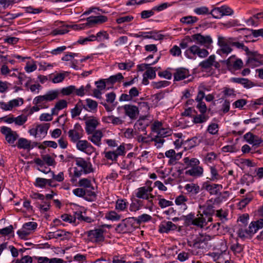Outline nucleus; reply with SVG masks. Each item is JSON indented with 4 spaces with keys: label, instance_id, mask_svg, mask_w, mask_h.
<instances>
[{
    "label": "nucleus",
    "instance_id": "1",
    "mask_svg": "<svg viewBox=\"0 0 263 263\" xmlns=\"http://www.w3.org/2000/svg\"><path fill=\"white\" fill-rule=\"evenodd\" d=\"M59 91L57 90H50L45 95L36 97L33 101L35 105L31 109V111H37L40 109L47 108L48 107L47 102L52 101L56 99L59 95Z\"/></svg>",
    "mask_w": 263,
    "mask_h": 263
},
{
    "label": "nucleus",
    "instance_id": "2",
    "mask_svg": "<svg viewBox=\"0 0 263 263\" xmlns=\"http://www.w3.org/2000/svg\"><path fill=\"white\" fill-rule=\"evenodd\" d=\"M263 228V218L252 221L248 229L243 230L240 229L237 233L239 237L244 238L248 237H252L257 231ZM258 240H263V230L260 232L259 234L256 237Z\"/></svg>",
    "mask_w": 263,
    "mask_h": 263
},
{
    "label": "nucleus",
    "instance_id": "3",
    "mask_svg": "<svg viewBox=\"0 0 263 263\" xmlns=\"http://www.w3.org/2000/svg\"><path fill=\"white\" fill-rule=\"evenodd\" d=\"M209 53L208 51L204 48H201L196 45H193L188 48L184 52L185 56L192 60L196 59V56L201 58H204L208 57Z\"/></svg>",
    "mask_w": 263,
    "mask_h": 263
},
{
    "label": "nucleus",
    "instance_id": "4",
    "mask_svg": "<svg viewBox=\"0 0 263 263\" xmlns=\"http://www.w3.org/2000/svg\"><path fill=\"white\" fill-rule=\"evenodd\" d=\"M107 21V17L103 15L90 16L86 20V23L82 25H75L72 26L74 30H79L84 28L85 26L91 27L95 24H101Z\"/></svg>",
    "mask_w": 263,
    "mask_h": 263
},
{
    "label": "nucleus",
    "instance_id": "5",
    "mask_svg": "<svg viewBox=\"0 0 263 263\" xmlns=\"http://www.w3.org/2000/svg\"><path fill=\"white\" fill-rule=\"evenodd\" d=\"M246 54L248 56L247 63L249 66L254 68L262 65L263 57L257 51L252 52L249 50Z\"/></svg>",
    "mask_w": 263,
    "mask_h": 263
},
{
    "label": "nucleus",
    "instance_id": "6",
    "mask_svg": "<svg viewBox=\"0 0 263 263\" xmlns=\"http://www.w3.org/2000/svg\"><path fill=\"white\" fill-rule=\"evenodd\" d=\"M218 44L220 47V49L217 51L219 54H228L232 51L231 47L232 46L230 37L227 38L223 36H219L218 39Z\"/></svg>",
    "mask_w": 263,
    "mask_h": 263
},
{
    "label": "nucleus",
    "instance_id": "7",
    "mask_svg": "<svg viewBox=\"0 0 263 263\" xmlns=\"http://www.w3.org/2000/svg\"><path fill=\"white\" fill-rule=\"evenodd\" d=\"M76 164L81 168V170L85 174H89L93 172V169L91 162L89 161V159L85 160L83 158H75Z\"/></svg>",
    "mask_w": 263,
    "mask_h": 263
},
{
    "label": "nucleus",
    "instance_id": "8",
    "mask_svg": "<svg viewBox=\"0 0 263 263\" xmlns=\"http://www.w3.org/2000/svg\"><path fill=\"white\" fill-rule=\"evenodd\" d=\"M103 233L104 230L103 229H96L87 231L86 234L90 241L95 242H100L104 240Z\"/></svg>",
    "mask_w": 263,
    "mask_h": 263
},
{
    "label": "nucleus",
    "instance_id": "9",
    "mask_svg": "<svg viewBox=\"0 0 263 263\" xmlns=\"http://www.w3.org/2000/svg\"><path fill=\"white\" fill-rule=\"evenodd\" d=\"M1 132L5 135L7 142L9 144H13L18 138V135L15 131L7 126H2L1 128Z\"/></svg>",
    "mask_w": 263,
    "mask_h": 263
},
{
    "label": "nucleus",
    "instance_id": "10",
    "mask_svg": "<svg viewBox=\"0 0 263 263\" xmlns=\"http://www.w3.org/2000/svg\"><path fill=\"white\" fill-rule=\"evenodd\" d=\"M83 130L79 123H76L73 129H70L68 135L70 140L73 142H76L83 137Z\"/></svg>",
    "mask_w": 263,
    "mask_h": 263
},
{
    "label": "nucleus",
    "instance_id": "11",
    "mask_svg": "<svg viewBox=\"0 0 263 263\" xmlns=\"http://www.w3.org/2000/svg\"><path fill=\"white\" fill-rule=\"evenodd\" d=\"M199 66L201 68L208 70L214 66L215 68H219L220 67V64L216 61L215 55H211L207 59L202 61L199 64Z\"/></svg>",
    "mask_w": 263,
    "mask_h": 263
},
{
    "label": "nucleus",
    "instance_id": "12",
    "mask_svg": "<svg viewBox=\"0 0 263 263\" xmlns=\"http://www.w3.org/2000/svg\"><path fill=\"white\" fill-rule=\"evenodd\" d=\"M199 209L202 212L201 214L206 217L208 221L211 222L213 220L212 215L215 213L214 206L208 202L203 205H200Z\"/></svg>",
    "mask_w": 263,
    "mask_h": 263
},
{
    "label": "nucleus",
    "instance_id": "13",
    "mask_svg": "<svg viewBox=\"0 0 263 263\" xmlns=\"http://www.w3.org/2000/svg\"><path fill=\"white\" fill-rule=\"evenodd\" d=\"M222 189V186L218 184H211L209 181L204 182L202 185V190L208 191L210 195H217Z\"/></svg>",
    "mask_w": 263,
    "mask_h": 263
},
{
    "label": "nucleus",
    "instance_id": "14",
    "mask_svg": "<svg viewBox=\"0 0 263 263\" xmlns=\"http://www.w3.org/2000/svg\"><path fill=\"white\" fill-rule=\"evenodd\" d=\"M199 213V214L197 215L198 217L194 218L193 215H189L187 216V219H191L192 224L202 228L206 226L209 221H207L206 217L203 216V214L200 213V211Z\"/></svg>",
    "mask_w": 263,
    "mask_h": 263
},
{
    "label": "nucleus",
    "instance_id": "15",
    "mask_svg": "<svg viewBox=\"0 0 263 263\" xmlns=\"http://www.w3.org/2000/svg\"><path fill=\"white\" fill-rule=\"evenodd\" d=\"M125 114L130 119H136L139 115V109L135 105L126 104L123 106Z\"/></svg>",
    "mask_w": 263,
    "mask_h": 263
},
{
    "label": "nucleus",
    "instance_id": "16",
    "mask_svg": "<svg viewBox=\"0 0 263 263\" xmlns=\"http://www.w3.org/2000/svg\"><path fill=\"white\" fill-rule=\"evenodd\" d=\"M99 124L98 119L94 117H91L85 121V130L88 135L95 131L96 128Z\"/></svg>",
    "mask_w": 263,
    "mask_h": 263
},
{
    "label": "nucleus",
    "instance_id": "17",
    "mask_svg": "<svg viewBox=\"0 0 263 263\" xmlns=\"http://www.w3.org/2000/svg\"><path fill=\"white\" fill-rule=\"evenodd\" d=\"M192 40L201 45L206 46L212 43V39L209 35L203 36L200 33H197L191 36Z\"/></svg>",
    "mask_w": 263,
    "mask_h": 263
},
{
    "label": "nucleus",
    "instance_id": "18",
    "mask_svg": "<svg viewBox=\"0 0 263 263\" xmlns=\"http://www.w3.org/2000/svg\"><path fill=\"white\" fill-rule=\"evenodd\" d=\"M209 237V236L201 235L195 239L193 241L192 244H189V246L196 249H203L206 246Z\"/></svg>",
    "mask_w": 263,
    "mask_h": 263
},
{
    "label": "nucleus",
    "instance_id": "19",
    "mask_svg": "<svg viewBox=\"0 0 263 263\" xmlns=\"http://www.w3.org/2000/svg\"><path fill=\"white\" fill-rule=\"evenodd\" d=\"M148 124L144 118L139 119L135 125V131H137L139 134L140 133L143 135H147L146 127Z\"/></svg>",
    "mask_w": 263,
    "mask_h": 263
},
{
    "label": "nucleus",
    "instance_id": "20",
    "mask_svg": "<svg viewBox=\"0 0 263 263\" xmlns=\"http://www.w3.org/2000/svg\"><path fill=\"white\" fill-rule=\"evenodd\" d=\"M153 188L148 186H144L138 188L136 193V197L143 199H148L149 192H152Z\"/></svg>",
    "mask_w": 263,
    "mask_h": 263
},
{
    "label": "nucleus",
    "instance_id": "21",
    "mask_svg": "<svg viewBox=\"0 0 263 263\" xmlns=\"http://www.w3.org/2000/svg\"><path fill=\"white\" fill-rule=\"evenodd\" d=\"M91 135L88 137V140L90 141L95 145L100 147L101 143V139L103 136V133L100 130H97L90 134Z\"/></svg>",
    "mask_w": 263,
    "mask_h": 263
},
{
    "label": "nucleus",
    "instance_id": "22",
    "mask_svg": "<svg viewBox=\"0 0 263 263\" xmlns=\"http://www.w3.org/2000/svg\"><path fill=\"white\" fill-rule=\"evenodd\" d=\"M177 226L171 221H162L159 226V231L161 233H167L171 231L175 230Z\"/></svg>",
    "mask_w": 263,
    "mask_h": 263
},
{
    "label": "nucleus",
    "instance_id": "23",
    "mask_svg": "<svg viewBox=\"0 0 263 263\" xmlns=\"http://www.w3.org/2000/svg\"><path fill=\"white\" fill-rule=\"evenodd\" d=\"M189 76V71L187 69L180 68L176 69L174 74V80L176 81H180Z\"/></svg>",
    "mask_w": 263,
    "mask_h": 263
},
{
    "label": "nucleus",
    "instance_id": "24",
    "mask_svg": "<svg viewBox=\"0 0 263 263\" xmlns=\"http://www.w3.org/2000/svg\"><path fill=\"white\" fill-rule=\"evenodd\" d=\"M50 123H43L36 126L37 135L39 138H44L50 127Z\"/></svg>",
    "mask_w": 263,
    "mask_h": 263
},
{
    "label": "nucleus",
    "instance_id": "25",
    "mask_svg": "<svg viewBox=\"0 0 263 263\" xmlns=\"http://www.w3.org/2000/svg\"><path fill=\"white\" fill-rule=\"evenodd\" d=\"M152 32H140L138 34H134V36L136 37H143L144 39H154L161 40L163 39V35L161 34L152 35Z\"/></svg>",
    "mask_w": 263,
    "mask_h": 263
},
{
    "label": "nucleus",
    "instance_id": "26",
    "mask_svg": "<svg viewBox=\"0 0 263 263\" xmlns=\"http://www.w3.org/2000/svg\"><path fill=\"white\" fill-rule=\"evenodd\" d=\"M231 81L234 83L240 84L247 88H250L254 86L253 83L251 81L246 78H232Z\"/></svg>",
    "mask_w": 263,
    "mask_h": 263
},
{
    "label": "nucleus",
    "instance_id": "27",
    "mask_svg": "<svg viewBox=\"0 0 263 263\" xmlns=\"http://www.w3.org/2000/svg\"><path fill=\"white\" fill-rule=\"evenodd\" d=\"M203 173V169L202 167L198 165L186 171L185 174L192 177H199L202 175Z\"/></svg>",
    "mask_w": 263,
    "mask_h": 263
},
{
    "label": "nucleus",
    "instance_id": "28",
    "mask_svg": "<svg viewBox=\"0 0 263 263\" xmlns=\"http://www.w3.org/2000/svg\"><path fill=\"white\" fill-rule=\"evenodd\" d=\"M86 104H83V108L88 111H96L98 103L96 101H94L90 99H87L86 100Z\"/></svg>",
    "mask_w": 263,
    "mask_h": 263
},
{
    "label": "nucleus",
    "instance_id": "29",
    "mask_svg": "<svg viewBox=\"0 0 263 263\" xmlns=\"http://www.w3.org/2000/svg\"><path fill=\"white\" fill-rule=\"evenodd\" d=\"M67 106V102L65 100H61L56 103L54 107L52 109V115H58L59 111Z\"/></svg>",
    "mask_w": 263,
    "mask_h": 263
},
{
    "label": "nucleus",
    "instance_id": "30",
    "mask_svg": "<svg viewBox=\"0 0 263 263\" xmlns=\"http://www.w3.org/2000/svg\"><path fill=\"white\" fill-rule=\"evenodd\" d=\"M76 142L77 148L80 151L85 152L87 148H93V147L87 140H80L79 139Z\"/></svg>",
    "mask_w": 263,
    "mask_h": 263
},
{
    "label": "nucleus",
    "instance_id": "31",
    "mask_svg": "<svg viewBox=\"0 0 263 263\" xmlns=\"http://www.w3.org/2000/svg\"><path fill=\"white\" fill-rule=\"evenodd\" d=\"M134 20V17L130 15H120L118 16L116 22L118 24H124L132 22Z\"/></svg>",
    "mask_w": 263,
    "mask_h": 263
},
{
    "label": "nucleus",
    "instance_id": "32",
    "mask_svg": "<svg viewBox=\"0 0 263 263\" xmlns=\"http://www.w3.org/2000/svg\"><path fill=\"white\" fill-rule=\"evenodd\" d=\"M183 162L186 165V168L193 167L198 166L199 163V160L195 158L190 159L189 157H185L183 158Z\"/></svg>",
    "mask_w": 263,
    "mask_h": 263
},
{
    "label": "nucleus",
    "instance_id": "33",
    "mask_svg": "<svg viewBox=\"0 0 263 263\" xmlns=\"http://www.w3.org/2000/svg\"><path fill=\"white\" fill-rule=\"evenodd\" d=\"M95 188L93 186L90 188L84 189L85 191V199L88 201H93L96 197V194L94 191Z\"/></svg>",
    "mask_w": 263,
    "mask_h": 263
},
{
    "label": "nucleus",
    "instance_id": "34",
    "mask_svg": "<svg viewBox=\"0 0 263 263\" xmlns=\"http://www.w3.org/2000/svg\"><path fill=\"white\" fill-rule=\"evenodd\" d=\"M17 146L18 148L29 149L31 148V142L25 138H20L17 142Z\"/></svg>",
    "mask_w": 263,
    "mask_h": 263
},
{
    "label": "nucleus",
    "instance_id": "35",
    "mask_svg": "<svg viewBox=\"0 0 263 263\" xmlns=\"http://www.w3.org/2000/svg\"><path fill=\"white\" fill-rule=\"evenodd\" d=\"M83 107V103L82 101L80 100L76 105L75 107L71 110V117L73 118L80 115Z\"/></svg>",
    "mask_w": 263,
    "mask_h": 263
},
{
    "label": "nucleus",
    "instance_id": "36",
    "mask_svg": "<svg viewBox=\"0 0 263 263\" xmlns=\"http://www.w3.org/2000/svg\"><path fill=\"white\" fill-rule=\"evenodd\" d=\"M124 79V77L121 73H118L115 75L111 76L109 78L106 79V82L109 85H113L116 82H120Z\"/></svg>",
    "mask_w": 263,
    "mask_h": 263
},
{
    "label": "nucleus",
    "instance_id": "37",
    "mask_svg": "<svg viewBox=\"0 0 263 263\" xmlns=\"http://www.w3.org/2000/svg\"><path fill=\"white\" fill-rule=\"evenodd\" d=\"M187 192L192 194H197L200 192V187L195 183L187 184L184 187Z\"/></svg>",
    "mask_w": 263,
    "mask_h": 263
},
{
    "label": "nucleus",
    "instance_id": "38",
    "mask_svg": "<svg viewBox=\"0 0 263 263\" xmlns=\"http://www.w3.org/2000/svg\"><path fill=\"white\" fill-rule=\"evenodd\" d=\"M198 20V18L196 16L189 15L181 18L180 22L184 24L192 25L197 22Z\"/></svg>",
    "mask_w": 263,
    "mask_h": 263
},
{
    "label": "nucleus",
    "instance_id": "39",
    "mask_svg": "<svg viewBox=\"0 0 263 263\" xmlns=\"http://www.w3.org/2000/svg\"><path fill=\"white\" fill-rule=\"evenodd\" d=\"M198 143L199 141L198 140V138L196 137H194L185 141V148L188 149H191L196 146Z\"/></svg>",
    "mask_w": 263,
    "mask_h": 263
},
{
    "label": "nucleus",
    "instance_id": "40",
    "mask_svg": "<svg viewBox=\"0 0 263 263\" xmlns=\"http://www.w3.org/2000/svg\"><path fill=\"white\" fill-rule=\"evenodd\" d=\"M232 46L236 47L238 49H241L246 51V53L249 52V48L245 46L243 43L236 41L235 39L230 37Z\"/></svg>",
    "mask_w": 263,
    "mask_h": 263
},
{
    "label": "nucleus",
    "instance_id": "41",
    "mask_svg": "<svg viewBox=\"0 0 263 263\" xmlns=\"http://www.w3.org/2000/svg\"><path fill=\"white\" fill-rule=\"evenodd\" d=\"M208 118V116L205 115L204 113H201V114L194 117L193 121L195 123H202L205 122Z\"/></svg>",
    "mask_w": 263,
    "mask_h": 263
},
{
    "label": "nucleus",
    "instance_id": "42",
    "mask_svg": "<svg viewBox=\"0 0 263 263\" xmlns=\"http://www.w3.org/2000/svg\"><path fill=\"white\" fill-rule=\"evenodd\" d=\"M145 135H142V134H139L138 132L136 136L135 137V139L139 143H141L142 144H149L151 142V139H148V137H145Z\"/></svg>",
    "mask_w": 263,
    "mask_h": 263
},
{
    "label": "nucleus",
    "instance_id": "43",
    "mask_svg": "<svg viewBox=\"0 0 263 263\" xmlns=\"http://www.w3.org/2000/svg\"><path fill=\"white\" fill-rule=\"evenodd\" d=\"M105 218L112 221H117L120 219L121 216L120 215H118L115 211H111L106 214Z\"/></svg>",
    "mask_w": 263,
    "mask_h": 263
},
{
    "label": "nucleus",
    "instance_id": "44",
    "mask_svg": "<svg viewBox=\"0 0 263 263\" xmlns=\"http://www.w3.org/2000/svg\"><path fill=\"white\" fill-rule=\"evenodd\" d=\"M74 172L73 174L71 175L70 174V181L72 183H74L77 181V178H79L82 174V170H79L78 168L76 167L73 168Z\"/></svg>",
    "mask_w": 263,
    "mask_h": 263
},
{
    "label": "nucleus",
    "instance_id": "45",
    "mask_svg": "<svg viewBox=\"0 0 263 263\" xmlns=\"http://www.w3.org/2000/svg\"><path fill=\"white\" fill-rule=\"evenodd\" d=\"M127 206V202L124 199H118L116 201V209L117 210L122 211L124 210Z\"/></svg>",
    "mask_w": 263,
    "mask_h": 263
},
{
    "label": "nucleus",
    "instance_id": "46",
    "mask_svg": "<svg viewBox=\"0 0 263 263\" xmlns=\"http://www.w3.org/2000/svg\"><path fill=\"white\" fill-rule=\"evenodd\" d=\"M42 201V203L39 204L38 208L41 212L43 213L48 211L50 209V201H45L44 200Z\"/></svg>",
    "mask_w": 263,
    "mask_h": 263
},
{
    "label": "nucleus",
    "instance_id": "47",
    "mask_svg": "<svg viewBox=\"0 0 263 263\" xmlns=\"http://www.w3.org/2000/svg\"><path fill=\"white\" fill-rule=\"evenodd\" d=\"M133 218H132L133 219ZM132 218H128V219H126L125 220H124L123 221L118 224L116 230L119 231V232L124 233L126 231V228L127 226V223Z\"/></svg>",
    "mask_w": 263,
    "mask_h": 263
},
{
    "label": "nucleus",
    "instance_id": "48",
    "mask_svg": "<svg viewBox=\"0 0 263 263\" xmlns=\"http://www.w3.org/2000/svg\"><path fill=\"white\" fill-rule=\"evenodd\" d=\"M79 185L83 189L90 188L92 186L91 181L87 178L80 179L79 181Z\"/></svg>",
    "mask_w": 263,
    "mask_h": 263
},
{
    "label": "nucleus",
    "instance_id": "49",
    "mask_svg": "<svg viewBox=\"0 0 263 263\" xmlns=\"http://www.w3.org/2000/svg\"><path fill=\"white\" fill-rule=\"evenodd\" d=\"M105 157L109 160H111L113 162H116L118 159V157H117V155L115 154L114 151H108V152H104Z\"/></svg>",
    "mask_w": 263,
    "mask_h": 263
},
{
    "label": "nucleus",
    "instance_id": "50",
    "mask_svg": "<svg viewBox=\"0 0 263 263\" xmlns=\"http://www.w3.org/2000/svg\"><path fill=\"white\" fill-rule=\"evenodd\" d=\"M27 120V116L24 115H21L17 117H15L14 123L16 125L21 126L23 125Z\"/></svg>",
    "mask_w": 263,
    "mask_h": 263
},
{
    "label": "nucleus",
    "instance_id": "51",
    "mask_svg": "<svg viewBox=\"0 0 263 263\" xmlns=\"http://www.w3.org/2000/svg\"><path fill=\"white\" fill-rule=\"evenodd\" d=\"M157 134V136L163 138L171 135V130L168 128L162 127Z\"/></svg>",
    "mask_w": 263,
    "mask_h": 263
},
{
    "label": "nucleus",
    "instance_id": "52",
    "mask_svg": "<svg viewBox=\"0 0 263 263\" xmlns=\"http://www.w3.org/2000/svg\"><path fill=\"white\" fill-rule=\"evenodd\" d=\"M97 37L98 42H102L104 40H108L109 36L106 31L103 30L97 33Z\"/></svg>",
    "mask_w": 263,
    "mask_h": 263
},
{
    "label": "nucleus",
    "instance_id": "53",
    "mask_svg": "<svg viewBox=\"0 0 263 263\" xmlns=\"http://www.w3.org/2000/svg\"><path fill=\"white\" fill-rule=\"evenodd\" d=\"M162 127L163 124L161 122L155 121L151 126V130L153 132L157 133Z\"/></svg>",
    "mask_w": 263,
    "mask_h": 263
},
{
    "label": "nucleus",
    "instance_id": "54",
    "mask_svg": "<svg viewBox=\"0 0 263 263\" xmlns=\"http://www.w3.org/2000/svg\"><path fill=\"white\" fill-rule=\"evenodd\" d=\"M155 68H153L149 66L147 70L144 73L148 79H153L155 78L156 76Z\"/></svg>",
    "mask_w": 263,
    "mask_h": 263
},
{
    "label": "nucleus",
    "instance_id": "55",
    "mask_svg": "<svg viewBox=\"0 0 263 263\" xmlns=\"http://www.w3.org/2000/svg\"><path fill=\"white\" fill-rule=\"evenodd\" d=\"M222 17L224 15H231L233 13V10L229 7L224 5L220 7Z\"/></svg>",
    "mask_w": 263,
    "mask_h": 263
},
{
    "label": "nucleus",
    "instance_id": "56",
    "mask_svg": "<svg viewBox=\"0 0 263 263\" xmlns=\"http://www.w3.org/2000/svg\"><path fill=\"white\" fill-rule=\"evenodd\" d=\"M75 218H77L80 220L84 221L88 223H90L93 221L91 217L88 216H84L82 215V212L76 213Z\"/></svg>",
    "mask_w": 263,
    "mask_h": 263
},
{
    "label": "nucleus",
    "instance_id": "57",
    "mask_svg": "<svg viewBox=\"0 0 263 263\" xmlns=\"http://www.w3.org/2000/svg\"><path fill=\"white\" fill-rule=\"evenodd\" d=\"M152 141L155 142V146L159 148L162 146L165 140L162 138L156 136L154 138H151V142Z\"/></svg>",
    "mask_w": 263,
    "mask_h": 263
},
{
    "label": "nucleus",
    "instance_id": "58",
    "mask_svg": "<svg viewBox=\"0 0 263 263\" xmlns=\"http://www.w3.org/2000/svg\"><path fill=\"white\" fill-rule=\"evenodd\" d=\"M192 38L189 36H186L184 39H183L180 43V46L182 49L186 48L189 44L192 42Z\"/></svg>",
    "mask_w": 263,
    "mask_h": 263
},
{
    "label": "nucleus",
    "instance_id": "59",
    "mask_svg": "<svg viewBox=\"0 0 263 263\" xmlns=\"http://www.w3.org/2000/svg\"><path fill=\"white\" fill-rule=\"evenodd\" d=\"M66 77V72L60 73L55 74L52 79V82L53 83H58L62 82Z\"/></svg>",
    "mask_w": 263,
    "mask_h": 263
},
{
    "label": "nucleus",
    "instance_id": "60",
    "mask_svg": "<svg viewBox=\"0 0 263 263\" xmlns=\"http://www.w3.org/2000/svg\"><path fill=\"white\" fill-rule=\"evenodd\" d=\"M133 66L134 63L132 62L126 63H120L118 64V68L120 70H129Z\"/></svg>",
    "mask_w": 263,
    "mask_h": 263
},
{
    "label": "nucleus",
    "instance_id": "61",
    "mask_svg": "<svg viewBox=\"0 0 263 263\" xmlns=\"http://www.w3.org/2000/svg\"><path fill=\"white\" fill-rule=\"evenodd\" d=\"M209 14H211L213 17L215 18H220L222 17L220 7H215L213 8Z\"/></svg>",
    "mask_w": 263,
    "mask_h": 263
},
{
    "label": "nucleus",
    "instance_id": "62",
    "mask_svg": "<svg viewBox=\"0 0 263 263\" xmlns=\"http://www.w3.org/2000/svg\"><path fill=\"white\" fill-rule=\"evenodd\" d=\"M195 13L198 15H204L209 14V8L205 6L198 7L194 10Z\"/></svg>",
    "mask_w": 263,
    "mask_h": 263
},
{
    "label": "nucleus",
    "instance_id": "63",
    "mask_svg": "<svg viewBox=\"0 0 263 263\" xmlns=\"http://www.w3.org/2000/svg\"><path fill=\"white\" fill-rule=\"evenodd\" d=\"M48 182L47 179L42 178H37L35 180V185L37 187H44Z\"/></svg>",
    "mask_w": 263,
    "mask_h": 263
},
{
    "label": "nucleus",
    "instance_id": "64",
    "mask_svg": "<svg viewBox=\"0 0 263 263\" xmlns=\"http://www.w3.org/2000/svg\"><path fill=\"white\" fill-rule=\"evenodd\" d=\"M32 257L29 255H26L21 258L20 259H17L15 263H32Z\"/></svg>",
    "mask_w": 263,
    "mask_h": 263
}]
</instances>
